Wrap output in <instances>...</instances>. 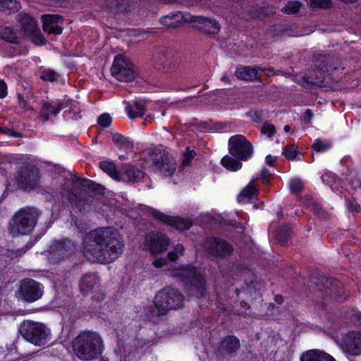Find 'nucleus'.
Masks as SVG:
<instances>
[{
	"instance_id": "9d476101",
	"label": "nucleus",
	"mask_w": 361,
	"mask_h": 361,
	"mask_svg": "<svg viewBox=\"0 0 361 361\" xmlns=\"http://www.w3.org/2000/svg\"><path fill=\"white\" fill-rule=\"evenodd\" d=\"M170 245V239L161 232H151L145 235L144 248L153 256L164 252Z\"/></svg>"
},
{
	"instance_id": "58836bf2",
	"label": "nucleus",
	"mask_w": 361,
	"mask_h": 361,
	"mask_svg": "<svg viewBox=\"0 0 361 361\" xmlns=\"http://www.w3.org/2000/svg\"><path fill=\"white\" fill-rule=\"evenodd\" d=\"M290 229L288 226H284L283 227H280L277 230L276 237L280 242L283 243L286 240V239L290 235Z\"/></svg>"
},
{
	"instance_id": "cd10ccee",
	"label": "nucleus",
	"mask_w": 361,
	"mask_h": 361,
	"mask_svg": "<svg viewBox=\"0 0 361 361\" xmlns=\"http://www.w3.org/2000/svg\"><path fill=\"white\" fill-rule=\"evenodd\" d=\"M0 37L9 43L18 44L20 42V38L16 32L9 27H0Z\"/></svg>"
},
{
	"instance_id": "4d7b16f0",
	"label": "nucleus",
	"mask_w": 361,
	"mask_h": 361,
	"mask_svg": "<svg viewBox=\"0 0 361 361\" xmlns=\"http://www.w3.org/2000/svg\"><path fill=\"white\" fill-rule=\"evenodd\" d=\"M221 80L229 83L228 78L225 75L221 77Z\"/></svg>"
},
{
	"instance_id": "4be33fe9",
	"label": "nucleus",
	"mask_w": 361,
	"mask_h": 361,
	"mask_svg": "<svg viewBox=\"0 0 361 361\" xmlns=\"http://www.w3.org/2000/svg\"><path fill=\"white\" fill-rule=\"evenodd\" d=\"M262 69L259 66H241L237 68L235 76L243 80L252 81L259 78Z\"/></svg>"
},
{
	"instance_id": "5701e85b",
	"label": "nucleus",
	"mask_w": 361,
	"mask_h": 361,
	"mask_svg": "<svg viewBox=\"0 0 361 361\" xmlns=\"http://www.w3.org/2000/svg\"><path fill=\"white\" fill-rule=\"evenodd\" d=\"M63 103L61 101H56L53 102H43L41 107L40 115L39 118L42 122L47 121L50 116L56 115L62 109Z\"/></svg>"
},
{
	"instance_id": "b1692460",
	"label": "nucleus",
	"mask_w": 361,
	"mask_h": 361,
	"mask_svg": "<svg viewBox=\"0 0 361 361\" xmlns=\"http://www.w3.org/2000/svg\"><path fill=\"white\" fill-rule=\"evenodd\" d=\"M300 361H336L330 354L320 350H309L303 353Z\"/></svg>"
},
{
	"instance_id": "37998d69",
	"label": "nucleus",
	"mask_w": 361,
	"mask_h": 361,
	"mask_svg": "<svg viewBox=\"0 0 361 361\" xmlns=\"http://www.w3.org/2000/svg\"><path fill=\"white\" fill-rule=\"evenodd\" d=\"M276 128L272 124L264 123L261 128V133L269 137H272L276 134Z\"/></svg>"
},
{
	"instance_id": "2f4dec72",
	"label": "nucleus",
	"mask_w": 361,
	"mask_h": 361,
	"mask_svg": "<svg viewBox=\"0 0 361 361\" xmlns=\"http://www.w3.org/2000/svg\"><path fill=\"white\" fill-rule=\"evenodd\" d=\"M101 169L106 173L113 179L118 181L119 171L116 169L115 164L110 161H102L99 163Z\"/></svg>"
},
{
	"instance_id": "79ce46f5",
	"label": "nucleus",
	"mask_w": 361,
	"mask_h": 361,
	"mask_svg": "<svg viewBox=\"0 0 361 361\" xmlns=\"http://www.w3.org/2000/svg\"><path fill=\"white\" fill-rule=\"evenodd\" d=\"M195 156V152L193 150H190V149H189V148H187L183 155L182 166H188L190 164L191 160L194 158Z\"/></svg>"
},
{
	"instance_id": "3c124183",
	"label": "nucleus",
	"mask_w": 361,
	"mask_h": 361,
	"mask_svg": "<svg viewBox=\"0 0 361 361\" xmlns=\"http://www.w3.org/2000/svg\"><path fill=\"white\" fill-rule=\"evenodd\" d=\"M167 258L169 259V260L174 262L177 259H178V255L176 253L174 250H173L168 253Z\"/></svg>"
},
{
	"instance_id": "8fccbe9b",
	"label": "nucleus",
	"mask_w": 361,
	"mask_h": 361,
	"mask_svg": "<svg viewBox=\"0 0 361 361\" xmlns=\"http://www.w3.org/2000/svg\"><path fill=\"white\" fill-rule=\"evenodd\" d=\"M269 176H270L269 171L267 169H264L262 171L260 177L264 182L267 183L269 181Z\"/></svg>"
},
{
	"instance_id": "c85d7f7f",
	"label": "nucleus",
	"mask_w": 361,
	"mask_h": 361,
	"mask_svg": "<svg viewBox=\"0 0 361 361\" xmlns=\"http://www.w3.org/2000/svg\"><path fill=\"white\" fill-rule=\"evenodd\" d=\"M112 140L114 144L120 149H123L127 152L130 151L133 149V142L128 137H126L121 134H113Z\"/></svg>"
},
{
	"instance_id": "72a5a7b5",
	"label": "nucleus",
	"mask_w": 361,
	"mask_h": 361,
	"mask_svg": "<svg viewBox=\"0 0 361 361\" xmlns=\"http://www.w3.org/2000/svg\"><path fill=\"white\" fill-rule=\"evenodd\" d=\"M302 4L298 1H290L281 9V12L287 15H295L302 8Z\"/></svg>"
},
{
	"instance_id": "f257e3e1",
	"label": "nucleus",
	"mask_w": 361,
	"mask_h": 361,
	"mask_svg": "<svg viewBox=\"0 0 361 361\" xmlns=\"http://www.w3.org/2000/svg\"><path fill=\"white\" fill-rule=\"evenodd\" d=\"M123 243L118 232L111 228H100L90 231L84 239L83 254L93 263H110L122 253Z\"/></svg>"
},
{
	"instance_id": "aec40b11",
	"label": "nucleus",
	"mask_w": 361,
	"mask_h": 361,
	"mask_svg": "<svg viewBox=\"0 0 361 361\" xmlns=\"http://www.w3.org/2000/svg\"><path fill=\"white\" fill-rule=\"evenodd\" d=\"M191 20V15L190 13L176 12L163 16L161 18L160 22L163 25L167 27H176L184 23H190Z\"/></svg>"
},
{
	"instance_id": "6ab92c4d",
	"label": "nucleus",
	"mask_w": 361,
	"mask_h": 361,
	"mask_svg": "<svg viewBox=\"0 0 361 361\" xmlns=\"http://www.w3.org/2000/svg\"><path fill=\"white\" fill-rule=\"evenodd\" d=\"M43 30L48 33L59 35L62 32L61 25L63 18L59 15H43L41 17Z\"/></svg>"
},
{
	"instance_id": "7c9ffc66",
	"label": "nucleus",
	"mask_w": 361,
	"mask_h": 361,
	"mask_svg": "<svg viewBox=\"0 0 361 361\" xmlns=\"http://www.w3.org/2000/svg\"><path fill=\"white\" fill-rule=\"evenodd\" d=\"M221 164L226 169L232 171H237L242 168V163L240 160L228 155H226L221 159Z\"/></svg>"
},
{
	"instance_id": "09e8293b",
	"label": "nucleus",
	"mask_w": 361,
	"mask_h": 361,
	"mask_svg": "<svg viewBox=\"0 0 361 361\" xmlns=\"http://www.w3.org/2000/svg\"><path fill=\"white\" fill-rule=\"evenodd\" d=\"M166 264V258H163V257H161V258H159V259H156L152 262V264L156 268H161L164 266H165Z\"/></svg>"
},
{
	"instance_id": "de8ad7c7",
	"label": "nucleus",
	"mask_w": 361,
	"mask_h": 361,
	"mask_svg": "<svg viewBox=\"0 0 361 361\" xmlns=\"http://www.w3.org/2000/svg\"><path fill=\"white\" fill-rule=\"evenodd\" d=\"M7 95V85L4 80H0V99Z\"/></svg>"
},
{
	"instance_id": "e433bc0d",
	"label": "nucleus",
	"mask_w": 361,
	"mask_h": 361,
	"mask_svg": "<svg viewBox=\"0 0 361 361\" xmlns=\"http://www.w3.org/2000/svg\"><path fill=\"white\" fill-rule=\"evenodd\" d=\"M331 146L329 142H322L320 139H317L312 146V148L317 152H323L329 149Z\"/></svg>"
},
{
	"instance_id": "39448f33",
	"label": "nucleus",
	"mask_w": 361,
	"mask_h": 361,
	"mask_svg": "<svg viewBox=\"0 0 361 361\" xmlns=\"http://www.w3.org/2000/svg\"><path fill=\"white\" fill-rule=\"evenodd\" d=\"M183 300V295L176 289L169 287L164 288L156 295L154 300L157 314H165L169 310L180 307Z\"/></svg>"
},
{
	"instance_id": "423d86ee",
	"label": "nucleus",
	"mask_w": 361,
	"mask_h": 361,
	"mask_svg": "<svg viewBox=\"0 0 361 361\" xmlns=\"http://www.w3.org/2000/svg\"><path fill=\"white\" fill-rule=\"evenodd\" d=\"M173 276L185 281L188 291L197 298L202 296L206 292L203 277L193 267H182L177 270Z\"/></svg>"
},
{
	"instance_id": "052dcab7",
	"label": "nucleus",
	"mask_w": 361,
	"mask_h": 361,
	"mask_svg": "<svg viewBox=\"0 0 361 361\" xmlns=\"http://www.w3.org/2000/svg\"><path fill=\"white\" fill-rule=\"evenodd\" d=\"M162 114V116H164V115H165V111H162V114Z\"/></svg>"
},
{
	"instance_id": "ddd939ff",
	"label": "nucleus",
	"mask_w": 361,
	"mask_h": 361,
	"mask_svg": "<svg viewBox=\"0 0 361 361\" xmlns=\"http://www.w3.org/2000/svg\"><path fill=\"white\" fill-rule=\"evenodd\" d=\"M152 167L155 172L164 176H171L176 169V163L173 157L165 152L155 154L152 161Z\"/></svg>"
},
{
	"instance_id": "9b49d317",
	"label": "nucleus",
	"mask_w": 361,
	"mask_h": 361,
	"mask_svg": "<svg viewBox=\"0 0 361 361\" xmlns=\"http://www.w3.org/2000/svg\"><path fill=\"white\" fill-rule=\"evenodd\" d=\"M111 72L118 80L123 82L132 81L135 75L132 63L121 55L115 57Z\"/></svg>"
},
{
	"instance_id": "393cba45",
	"label": "nucleus",
	"mask_w": 361,
	"mask_h": 361,
	"mask_svg": "<svg viewBox=\"0 0 361 361\" xmlns=\"http://www.w3.org/2000/svg\"><path fill=\"white\" fill-rule=\"evenodd\" d=\"M99 278L92 274H85L80 281V288L83 293H88L99 285Z\"/></svg>"
},
{
	"instance_id": "bb28decb",
	"label": "nucleus",
	"mask_w": 361,
	"mask_h": 361,
	"mask_svg": "<svg viewBox=\"0 0 361 361\" xmlns=\"http://www.w3.org/2000/svg\"><path fill=\"white\" fill-rule=\"evenodd\" d=\"M239 340L233 336L226 337L221 343V349L227 353H233L240 348Z\"/></svg>"
},
{
	"instance_id": "c03bdc74",
	"label": "nucleus",
	"mask_w": 361,
	"mask_h": 361,
	"mask_svg": "<svg viewBox=\"0 0 361 361\" xmlns=\"http://www.w3.org/2000/svg\"><path fill=\"white\" fill-rule=\"evenodd\" d=\"M112 119L109 114H103L97 119L98 124L103 128L109 127L111 123Z\"/></svg>"
},
{
	"instance_id": "20e7f679",
	"label": "nucleus",
	"mask_w": 361,
	"mask_h": 361,
	"mask_svg": "<svg viewBox=\"0 0 361 361\" xmlns=\"http://www.w3.org/2000/svg\"><path fill=\"white\" fill-rule=\"evenodd\" d=\"M19 332L25 340L37 346L45 344L50 334L44 324L31 320L23 321L19 326Z\"/></svg>"
},
{
	"instance_id": "f704fd0d",
	"label": "nucleus",
	"mask_w": 361,
	"mask_h": 361,
	"mask_svg": "<svg viewBox=\"0 0 361 361\" xmlns=\"http://www.w3.org/2000/svg\"><path fill=\"white\" fill-rule=\"evenodd\" d=\"M20 8V4L17 0H0V10H8L16 12Z\"/></svg>"
},
{
	"instance_id": "6e6552de",
	"label": "nucleus",
	"mask_w": 361,
	"mask_h": 361,
	"mask_svg": "<svg viewBox=\"0 0 361 361\" xmlns=\"http://www.w3.org/2000/svg\"><path fill=\"white\" fill-rule=\"evenodd\" d=\"M228 151L240 161H246L253 153L252 144L243 135L231 136L228 140Z\"/></svg>"
},
{
	"instance_id": "412c9836",
	"label": "nucleus",
	"mask_w": 361,
	"mask_h": 361,
	"mask_svg": "<svg viewBox=\"0 0 361 361\" xmlns=\"http://www.w3.org/2000/svg\"><path fill=\"white\" fill-rule=\"evenodd\" d=\"M144 176V173L132 166L124 165L119 171L118 181L134 183L140 180Z\"/></svg>"
},
{
	"instance_id": "c9c22d12",
	"label": "nucleus",
	"mask_w": 361,
	"mask_h": 361,
	"mask_svg": "<svg viewBox=\"0 0 361 361\" xmlns=\"http://www.w3.org/2000/svg\"><path fill=\"white\" fill-rule=\"evenodd\" d=\"M58 73L51 69L44 70L40 75V78L44 81L54 82L57 80Z\"/></svg>"
},
{
	"instance_id": "ea45409f",
	"label": "nucleus",
	"mask_w": 361,
	"mask_h": 361,
	"mask_svg": "<svg viewBox=\"0 0 361 361\" xmlns=\"http://www.w3.org/2000/svg\"><path fill=\"white\" fill-rule=\"evenodd\" d=\"M283 155L289 160H293L296 158L298 150L295 145H288L284 148Z\"/></svg>"
},
{
	"instance_id": "603ef678",
	"label": "nucleus",
	"mask_w": 361,
	"mask_h": 361,
	"mask_svg": "<svg viewBox=\"0 0 361 361\" xmlns=\"http://www.w3.org/2000/svg\"><path fill=\"white\" fill-rule=\"evenodd\" d=\"M173 250L178 255V257L183 255L184 252V247L182 245L178 244L173 249Z\"/></svg>"
},
{
	"instance_id": "5fc2aeb1",
	"label": "nucleus",
	"mask_w": 361,
	"mask_h": 361,
	"mask_svg": "<svg viewBox=\"0 0 361 361\" xmlns=\"http://www.w3.org/2000/svg\"><path fill=\"white\" fill-rule=\"evenodd\" d=\"M312 112L310 109H307L306 111H305V121L308 123L311 118H312Z\"/></svg>"
},
{
	"instance_id": "c756f323",
	"label": "nucleus",
	"mask_w": 361,
	"mask_h": 361,
	"mask_svg": "<svg viewBox=\"0 0 361 361\" xmlns=\"http://www.w3.org/2000/svg\"><path fill=\"white\" fill-rule=\"evenodd\" d=\"M106 6L115 13H123L129 4L128 0H106Z\"/></svg>"
},
{
	"instance_id": "bf43d9fd",
	"label": "nucleus",
	"mask_w": 361,
	"mask_h": 361,
	"mask_svg": "<svg viewBox=\"0 0 361 361\" xmlns=\"http://www.w3.org/2000/svg\"><path fill=\"white\" fill-rule=\"evenodd\" d=\"M341 1L343 2H345V3H352V2L356 1L357 0H341Z\"/></svg>"
},
{
	"instance_id": "f8f14e48",
	"label": "nucleus",
	"mask_w": 361,
	"mask_h": 361,
	"mask_svg": "<svg viewBox=\"0 0 361 361\" xmlns=\"http://www.w3.org/2000/svg\"><path fill=\"white\" fill-rule=\"evenodd\" d=\"M338 344L344 353L353 356L360 355L361 333L359 331H350L345 334L338 341Z\"/></svg>"
},
{
	"instance_id": "a878e982",
	"label": "nucleus",
	"mask_w": 361,
	"mask_h": 361,
	"mask_svg": "<svg viewBox=\"0 0 361 361\" xmlns=\"http://www.w3.org/2000/svg\"><path fill=\"white\" fill-rule=\"evenodd\" d=\"M126 111L130 118L142 117L145 114V104L142 102L135 101L132 104L128 103Z\"/></svg>"
},
{
	"instance_id": "1a4fd4ad",
	"label": "nucleus",
	"mask_w": 361,
	"mask_h": 361,
	"mask_svg": "<svg viewBox=\"0 0 361 361\" xmlns=\"http://www.w3.org/2000/svg\"><path fill=\"white\" fill-rule=\"evenodd\" d=\"M76 251V245L69 239L56 241L50 247L49 259L52 263H58L71 255Z\"/></svg>"
},
{
	"instance_id": "4c0bfd02",
	"label": "nucleus",
	"mask_w": 361,
	"mask_h": 361,
	"mask_svg": "<svg viewBox=\"0 0 361 361\" xmlns=\"http://www.w3.org/2000/svg\"><path fill=\"white\" fill-rule=\"evenodd\" d=\"M289 187L293 193L298 194L302 191L304 185L300 179L293 178L290 180Z\"/></svg>"
},
{
	"instance_id": "a18cd8bd",
	"label": "nucleus",
	"mask_w": 361,
	"mask_h": 361,
	"mask_svg": "<svg viewBox=\"0 0 361 361\" xmlns=\"http://www.w3.org/2000/svg\"><path fill=\"white\" fill-rule=\"evenodd\" d=\"M310 4L312 7L326 8L330 6L331 0H310Z\"/></svg>"
},
{
	"instance_id": "6e6d98bb",
	"label": "nucleus",
	"mask_w": 361,
	"mask_h": 361,
	"mask_svg": "<svg viewBox=\"0 0 361 361\" xmlns=\"http://www.w3.org/2000/svg\"><path fill=\"white\" fill-rule=\"evenodd\" d=\"M82 184L84 186H87L88 188H91L92 185H93V183L92 181H90V180H83Z\"/></svg>"
},
{
	"instance_id": "f3484780",
	"label": "nucleus",
	"mask_w": 361,
	"mask_h": 361,
	"mask_svg": "<svg viewBox=\"0 0 361 361\" xmlns=\"http://www.w3.org/2000/svg\"><path fill=\"white\" fill-rule=\"evenodd\" d=\"M152 216L155 219L173 226L177 230L180 231L188 229L192 225V222L190 219L167 216L158 211H154Z\"/></svg>"
},
{
	"instance_id": "f03ea898",
	"label": "nucleus",
	"mask_w": 361,
	"mask_h": 361,
	"mask_svg": "<svg viewBox=\"0 0 361 361\" xmlns=\"http://www.w3.org/2000/svg\"><path fill=\"white\" fill-rule=\"evenodd\" d=\"M104 348L102 336L94 331H82L72 341L73 354L81 361H92L99 358Z\"/></svg>"
},
{
	"instance_id": "4468645a",
	"label": "nucleus",
	"mask_w": 361,
	"mask_h": 361,
	"mask_svg": "<svg viewBox=\"0 0 361 361\" xmlns=\"http://www.w3.org/2000/svg\"><path fill=\"white\" fill-rule=\"evenodd\" d=\"M18 183L25 190L34 188L39 183V174L37 168L34 166L22 167L16 176Z\"/></svg>"
},
{
	"instance_id": "864d4df0",
	"label": "nucleus",
	"mask_w": 361,
	"mask_h": 361,
	"mask_svg": "<svg viewBox=\"0 0 361 361\" xmlns=\"http://www.w3.org/2000/svg\"><path fill=\"white\" fill-rule=\"evenodd\" d=\"M275 161H276V157H272L270 154L267 156L266 162L268 165L272 166Z\"/></svg>"
},
{
	"instance_id": "a211bd4d",
	"label": "nucleus",
	"mask_w": 361,
	"mask_h": 361,
	"mask_svg": "<svg viewBox=\"0 0 361 361\" xmlns=\"http://www.w3.org/2000/svg\"><path fill=\"white\" fill-rule=\"evenodd\" d=\"M190 23H196V27L209 34H217L221 30L220 24L214 18L201 16H192Z\"/></svg>"
},
{
	"instance_id": "473e14b6",
	"label": "nucleus",
	"mask_w": 361,
	"mask_h": 361,
	"mask_svg": "<svg viewBox=\"0 0 361 361\" xmlns=\"http://www.w3.org/2000/svg\"><path fill=\"white\" fill-rule=\"evenodd\" d=\"M257 193L255 185V180H251L249 184L244 188L238 195V201L243 202L245 200H249Z\"/></svg>"
},
{
	"instance_id": "0eeeda50",
	"label": "nucleus",
	"mask_w": 361,
	"mask_h": 361,
	"mask_svg": "<svg viewBox=\"0 0 361 361\" xmlns=\"http://www.w3.org/2000/svg\"><path fill=\"white\" fill-rule=\"evenodd\" d=\"M44 293L43 286L31 279H25L19 283L16 296L18 299L33 302L40 299Z\"/></svg>"
},
{
	"instance_id": "2eb2a0df",
	"label": "nucleus",
	"mask_w": 361,
	"mask_h": 361,
	"mask_svg": "<svg viewBox=\"0 0 361 361\" xmlns=\"http://www.w3.org/2000/svg\"><path fill=\"white\" fill-rule=\"evenodd\" d=\"M204 249L211 255L224 257L233 251L232 247L225 240L216 238H207L204 243Z\"/></svg>"
},
{
	"instance_id": "a19ab883",
	"label": "nucleus",
	"mask_w": 361,
	"mask_h": 361,
	"mask_svg": "<svg viewBox=\"0 0 361 361\" xmlns=\"http://www.w3.org/2000/svg\"><path fill=\"white\" fill-rule=\"evenodd\" d=\"M320 62L322 63L317 65V71L320 73V76L318 77V79L319 80H322L324 79V75L329 71V68L325 57H322Z\"/></svg>"
},
{
	"instance_id": "13d9d810",
	"label": "nucleus",
	"mask_w": 361,
	"mask_h": 361,
	"mask_svg": "<svg viewBox=\"0 0 361 361\" xmlns=\"http://www.w3.org/2000/svg\"><path fill=\"white\" fill-rule=\"evenodd\" d=\"M290 128L289 126H285V127H284L285 132H286V133L288 132L290 130Z\"/></svg>"
},
{
	"instance_id": "49530a36",
	"label": "nucleus",
	"mask_w": 361,
	"mask_h": 361,
	"mask_svg": "<svg viewBox=\"0 0 361 361\" xmlns=\"http://www.w3.org/2000/svg\"><path fill=\"white\" fill-rule=\"evenodd\" d=\"M18 106L20 109H23L24 110H30L32 111H34V109L30 106L27 102L20 95H18Z\"/></svg>"
},
{
	"instance_id": "7ed1b4c3",
	"label": "nucleus",
	"mask_w": 361,
	"mask_h": 361,
	"mask_svg": "<svg viewBox=\"0 0 361 361\" xmlns=\"http://www.w3.org/2000/svg\"><path fill=\"white\" fill-rule=\"evenodd\" d=\"M39 212L35 207H24L14 215L10 224L9 233L13 236L27 235L36 226Z\"/></svg>"
},
{
	"instance_id": "dca6fc26",
	"label": "nucleus",
	"mask_w": 361,
	"mask_h": 361,
	"mask_svg": "<svg viewBox=\"0 0 361 361\" xmlns=\"http://www.w3.org/2000/svg\"><path fill=\"white\" fill-rule=\"evenodd\" d=\"M20 24L25 35L32 37V40L37 44H44V38L37 27V21L29 16H23L20 18Z\"/></svg>"
}]
</instances>
